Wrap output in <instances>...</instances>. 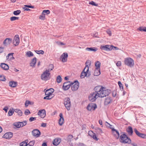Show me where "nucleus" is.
<instances>
[{
	"label": "nucleus",
	"instance_id": "1",
	"mask_svg": "<svg viewBox=\"0 0 146 146\" xmlns=\"http://www.w3.org/2000/svg\"><path fill=\"white\" fill-rule=\"evenodd\" d=\"M91 64V61L89 60H87L85 63L86 66L80 75L81 78H83L85 77H89L91 75V72L89 71V68Z\"/></svg>",
	"mask_w": 146,
	"mask_h": 146
},
{
	"label": "nucleus",
	"instance_id": "2",
	"mask_svg": "<svg viewBox=\"0 0 146 146\" xmlns=\"http://www.w3.org/2000/svg\"><path fill=\"white\" fill-rule=\"evenodd\" d=\"M119 141L120 142L123 143L130 144L131 143V140L124 133L121 135Z\"/></svg>",
	"mask_w": 146,
	"mask_h": 146
},
{
	"label": "nucleus",
	"instance_id": "3",
	"mask_svg": "<svg viewBox=\"0 0 146 146\" xmlns=\"http://www.w3.org/2000/svg\"><path fill=\"white\" fill-rule=\"evenodd\" d=\"M106 88L101 86H96L94 89V90L95 92H93L94 94L99 97V94H100L102 90L106 89Z\"/></svg>",
	"mask_w": 146,
	"mask_h": 146
},
{
	"label": "nucleus",
	"instance_id": "4",
	"mask_svg": "<svg viewBox=\"0 0 146 146\" xmlns=\"http://www.w3.org/2000/svg\"><path fill=\"white\" fill-rule=\"evenodd\" d=\"M50 74L47 70L43 72L41 75V79L43 80H47L50 78Z\"/></svg>",
	"mask_w": 146,
	"mask_h": 146
},
{
	"label": "nucleus",
	"instance_id": "5",
	"mask_svg": "<svg viewBox=\"0 0 146 146\" xmlns=\"http://www.w3.org/2000/svg\"><path fill=\"white\" fill-rule=\"evenodd\" d=\"M111 90L109 89H103L102 90L100 94H99V97L103 98L108 96L111 93Z\"/></svg>",
	"mask_w": 146,
	"mask_h": 146
},
{
	"label": "nucleus",
	"instance_id": "6",
	"mask_svg": "<svg viewBox=\"0 0 146 146\" xmlns=\"http://www.w3.org/2000/svg\"><path fill=\"white\" fill-rule=\"evenodd\" d=\"M70 100L69 97H66L64 100V104L66 108L68 111L70 109Z\"/></svg>",
	"mask_w": 146,
	"mask_h": 146
},
{
	"label": "nucleus",
	"instance_id": "7",
	"mask_svg": "<svg viewBox=\"0 0 146 146\" xmlns=\"http://www.w3.org/2000/svg\"><path fill=\"white\" fill-rule=\"evenodd\" d=\"M124 62L125 65L131 67L133 66L134 65L133 60L130 58H125Z\"/></svg>",
	"mask_w": 146,
	"mask_h": 146
},
{
	"label": "nucleus",
	"instance_id": "8",
	"mask_svg": "<svg viewBox=\"0 0 146 146\" xmlns=\"http://www.w3.org/2000/svg\"><path fill=\"white\" fill-rule=\"evenodd\" d=\"M113 45H102L100 46V48L102 50L106 51H110L113 49Z\"/></svg>",
	"mask_w": 146,
	"mask_h": 146
},
{
	"label": "nucleus",
	"instance_id": "9",
	"mask_svg": "<svg viewBox=\"0 0 146 146\" xmlns=\"http://www.w3.org/2000/svg\"><path fill=\"white\" fill-rule=\"evenodd\" d=\"M72 83H74V84L75 83L74 85L71 86V89L73 91H76L78 90L79 86V82L78 80H76L74 81Z\"/></svg>",
	"mask_w": 146,
	"mask_h": 146
},
{
	"label": "nucleus",
	"instance_id": "10",
	"mask_svg": "<svg viewBox=\"0 0 146 146\" xmlns=\"http://www.w3.org/2000/svg\"><path fill=\"white\" fill-rule=\"evenodd\" d=\"M134 132L138 137L143 139H146V135L140 133L136 128L134 129Z\"/></svg>",
	"mask_w": 146,
	"mask_h": 146
},
{
	"label": "nucleus",
	"instance_id": "11",
	"mask_svg": "<svg viewBox=\"0 0 146 146\" xmlns=\"http://www.w3.org/2000/svg\"><path fill=\"white\" fill-rule=\"evenodd\" d=\"M97 106L96 104H89L87 107V109L88 111L94 110L97 108Z\"/></svg>",
	"mask_w": 146,
	"mask_h": 146
},
{
	"label": "nucleus",
	"instance_id": "12",
	"mask_svg": "<svg viewBox=\"0 0 146 146\" xmlns=\"http://www.w3.org/2000/svg\"><path fill=\"white\" fill-rule=\"evenodd\" d=\"M32 134L34 136L37 137L40 135V132L38 129H35L32 131Z\"/></svg>",
	"mask_w": 146,
	"mask_h": 146
},
{
	"label": "nucleus",
	"instance_id": "13",
	"mask_svg": "<svg viewBox=\"0 0 146 146\" xmlns=\"http://www.w3.org/2000/svg\"><path fill=\"white\" fill-rule=\"evenodd\" d=\"M98 96L93 93L90 94L89 96V99L91 102H94L98 98Z\"/></svg>",
	"mask_w": 146,
	"mask_h": 146
},
{
	"label": "nucleus",
	"instance_id": "14",
	"mask_svg": "<svg viewBox=\"0 0 146 146\" xmlns=\"http://www.w3.org/2000/svg\"><path fill=\"white\" fill-rule=\"evenodd\" d=\"M37 114L41 118H43L46 115V111L44 109L39 110Z\"/></svg>",
	"mask_w": 146,
	"mask_h": 146
},
{
	"label": "nucleus",
	"instance_id": "15",
	"mask_svg": "<svg viewBox=\"0 0 146 146\" xmlns=\"http://www.w3.org/2000/svg\"><path fill=\"white\" fill-rule=\"evenodd\" d=\"M19 42V36L18 35H15V36L13 43L15 46L18 45Z\"/></svg>",
	"mask_w": 146,
	"mask_h": 146
},
{
	"label": "nucleus",
	"instance_id": "16",
	"mask_svg": "<svg viewBox=\"0 0 146 146\" xmlns=\"http://www.w3.org/2000/svg\"><path fill=\"white\" fill-rule=\"evenodd\" d=\"M68 55L67 53H64L60 56V58L62 59V62H64L67 60V57Z\"/></svg>",
	"mask_w": 146,
	"mask_h": 146
},
{
	"label": "nucleus",
	"instance_id": "17",
	"mask_svg": "<svg viewBox=\"0 0 146 146\" xmlns=\"http://www.w3.org/2000/svg\"><path fill=\"white\" fill-rule=\"evenodd\" d=\"M13 136V133L11 132L6 133L3 136V138L6 139H9L11 138Z\"/></svg>",
	"mask_w": 146,
	"mask_h": 146
},
{
	"label": "nucleus",
	"instance_id": "18",
	"mask_svg": "<svg viewBox=\"0 0 146 146\" xmlns=\"http://www.w3.org/2000/svg\"><path fill=\"white\" fill-rule=\"evenodd\" d=\"M12 42V39L10 38H6L3 42V44L5 46H7V45L11 43Z\"/></svg>",
	"mask_w": 146,
	"mask_h": 146
},
{
	"label": "nucleus",
	"instance_id": "19",
	"mask_svg": "<svg viewBox=\"0 0 146 146\" xmlns=\"http://www.w3.org/2000/svg\"><path fill=\"white\" fill-rule=\"evenodd\" d=\"M54 90L52 88H50L46 90L45 89L44 92H45V95H49L51 94L54 92Z\"/></svg>",
	"mask_w": 146,
	"mask_h": 146
},
{
	"label": "nucleus",
	"instance_id": "20",
	"mask_svg": "<svg viewBox=\"0 0 146 146\" xmlns=\"http://www.w3.org/2000/svg\"><path fill=\"white\" fill-rule=\"evenodd\" d=\"M112 131L113 132V133L115 135V138L117 139L119 138V132L114 128L112 129Z\"/></svg>",
	"mask_w": 146,
	"mask_h": 146
},
{
	"label": "nucleus",
	"instance_id": "21",
	"mask_svg": "<svg viewBox=\"0 0 146 146\" xmlns=\"http://www.w3.org/2000/svg\"><path fill=\"white\" fill-rule=\"evenodd\" d=\"M127 133L130 136L132 135L133 133V130L132 127L131 126H129L126 129Z\"/></svg>",
	"mask_w": 146,
	"mask_h": 146
},
{
	"label": "nucleus",
	"instance_id": "22",
	"mask_svg": "<svg viewBox=\"0 0 146 146\" xmlns=\"http://www.w3.org/2000/svg\"><path fill=\"white\" fill-rule=\"evenodd\" d=\"M1 67L4 70H7L9 69V67L8 65L4 63H2L0 65Z\"/></svg>",
	"mask_w": 146,
	"mask_h": 146
},
{
	"label": "nucleus",
	"instance_id": "23",
	"mask_svg": "<svg viewBox=\"0 0 146 146\" xmlns=\"http://www.w3.org/2000/svg\"><path fill=\"white\" fill-rule=\"evenodd\" d=\"M60 140L59 138H56L53 141V144L57 146L60 143Z\"/></svg>",
	"mask_w": 146,
	"mask_h": 146
},
{
	"label": "nucleus",
	"instance_id": "24",
	"mask_svg": "<svg viewBox=\"0 0 146 146\" xmlns=\"http://www.w3.org/2000/svg\"><path fill=\"white\" fill-rule=\"evenodd\" d=\"M74 84V83H71L70 84H68V85L64 86H63L62 88L65 91L68 90L70 87L72 85H73Z\"/></svg>",
	"mask_w": 146,
	"mask_h": 146
},
{
	"label": "nucleus",
	"instance_id": "25",
	"mask_svg": "<svg viewBox=\"0 0 146 146\" xmlns=\"http://www.w3.org/2000/svg\"><path fill=\"white\" fill-rule=\"evenodd\" d=\"M86 50L88 51H92L95 52L98 50V48L95 47L90 48L87 47L86 48Z\"/></svg>",
	"mask_w": 146,
	"mask_h": 146
},
{
	"label": "nucleus",
	"instance_id": "26",
	"mask_svg": "<svg viewBox=\"0 0 146 146\" xmlns=\"http://www.w3.org/2000/svg\"><path fill=\"white\" fill-rule=\"evenodd\" d=\"M112 100L110 97H108L106 98L104 101V104L105 105H108L110 103Z\"/></svg>",
	"mask_w": 146,
	"mask_h": 146
},
{
	"label": "nucleus",
	"instance_id": "27",
	"mask_svg": "<svg viewBox=\"0 0 146 146\" xmlns=\"http://www.w3.org/2000/svg\"><path fill=\"white\" fill-rule=\"evenodd\" d=\"M17 85V83L14 81H10L9 83V85L11 87L14 88Z\"/></svg>",
	"mask_w": 146,
	"mask_h": 146
},
{
	"label": "nucleus",
	"instance_id": "28",
	"mask_svg": "<svg viewBox=\"0 0 146 146\" xmlns=\"http://www.w3.org/2000/svg\"><path fill=\"white\" fill-rule=\"evenodd\" d=\"M36 57H34L32 60L31 62L30 63V66H34L36 63Z\"/></svg>",
	"mask_w": 146,
	"mask_h": 146
},
{
	"label": "nucleus",
	"instance_id": "29",
	"mask_svg": "<svg viewBox=\"0 0 146 146\" xmlns=\"http://www.w3.org/2000/svg\"><path fill=\"white\" fill-rule=\"evenodd\" d=\"M101 74L100 69H95L94 73V75L97 76L100 75Z\"/></svg>",
	"mask_w": 146,
	"mask_h": 146
},
{
	"label": "nucleus",
	"instance_id": "30",
	"mask_svg": "<svg viewBox=\"0 0 146 146\" xmlns=\"http://www.w3.org/2000/svg\"><path fill=\"white\" fill-rule=\"evenodd\" d=\"M100 62L99 61H97L95 62V66L96 69H100Z\"/></svg>",
	"mask_w": 146,
	"mask_h": 146
},
{
	"label": "nucleus",
	"instance_id": "31",
	"mask_svg": "<svg viewBox=\"0 0 146 146\" xmlns=\"http://www.w3.org/2000/svg\"><path fill=\"white\" fill-rule=\"evenodd\" d=\"M14 54L13 53H10L7 55L6 56L7 59L8 60L9 58V57L10 56H11V57L10 58V60H13L15 58L13 57V55Z\"/></svg>",
	"mask_w": 146,
	"mask_h": 146
},
{
	"label": "nucleus",
	"instance_id": "32",
	"mask_svg": "<svg viewBox=\"0 0 146 146\" xmlns=\"http://www.w3.org/2000/svg\"><path fill=\"white\" fill-rule=\"evenodd\" d=\"M54 68V65L53 64H50L48 66V69H46V70H47V71L49 72L50 71L52 70Z\"/></svg>",
	"mask_w": 146,
	"mask_h": 146
},
{
	"label": "nucleus",
	"instance_id": "33",
	"mask_svg": "<svg viewBox=\"0 0 146 146\" xmlns=\"http://www.w3.org/2000/svg\"><path fill=\"white\" fill-rule=\"evenodd\" d=\"M138 30L141 32H146V27H140L137 29Z\"/></svg>",
	"mask_w": 146,
	"mask_h": 146
},
{
	"label": "nucleus",
	"instance_id": "34",
	"mask_svg": "<svg viewBox=\"0 0 146 146\" xmlns=\"http://www.w3.org/2000/svg\"><path fill=\"white\" fill-rule=\"evenodd\" d=\"M19 122L14 123H13V125L15 126L16 128H19L21 127V125L19 123Z\"/></svg>",
	"mask_w": 146,
	"mask_h": 146
},
{
	"label": "nucleus",
	"instance_id": "35",
	"mask_svg": "<svg viewBox=\"0 0 146 146\" xmlns=\"http://www.w3.org/2000/svg\"><path fill=\"white\" fill-rule=\"evenodd\" d=\"M26 55H27L29 57H30L33 56V53L31 51H29L26 52Z\"/></svg>",
	"mask_w": 146,
	"mask_h": 146
},
{
	"label": "nucleus",
	"instance_id": "36",
	"mask_svg": "<svg viewBox=\"0 0 146 146\" xmlns=\"http://www.w3.org/2000/svg\"><path fill=\"white\" fill-rule=\"evenodd\" d=\"M62 80V78L60 75H58L57 77L56 80L58 83H59L61 82Z\"/></svg>",
	"mask_w": 146,
	"mask_h": 146
},
{
	"label": "nucleus",
	"instance_id": "37",
	"mask_svg": "<svg viewBox=\"0 0 146 146\" xmlns=\"http://www.w3.org/2000/svg\"><path fill=\"white\" fill-rule=\"evenodd\" d=\"M14 109L13 108L12 109V110L11 109H10L9 111H8V116H12L14 112Z\"/></svg>",
	"mask_w": 146,
	"mask_h": 146
},
{
	"label": "nucleus",
	"instance_id": "38",
	"mask_svg": "<svg viewBox=\"0 0 146 146\" xmlns=\"http://www.w3.org/2000/svg\"><path fill=\"white\" fill-rule=\"evenodd\" d=\"M33 104V103H32L29 100H26L25 104V106L26 107H27L29 104L32 105Z\"/></svg>",
	"mask_w": 146,
	"mask_h": 146
},
{
	"label": "nucleus",
	"instance_id": "39",
	"mask_svg": "<svg viewBox=\"0 0 146 146\" xmlns=\"http://www.w3.org/2000/svg\"><path fill=\"white\" fill-rule=\"evenodd\" d=\"M118 84L119 86V87L121 91L123 90V87L122 84L121 82L119 81L118 82Z\"/></svg>",
	"mask_w": 146,
	"mask_h": 146
},
{
	"label": "nucleus",
	"instance_id": "40",
	"mask_svg": "<svg viewBox=\"0 0 146 146\" xmlns=\"http://www.w3.org/2000/svg\"><path fill=\"white\" fill-rule=\"evenodd\" d=\"M21 13V11L20 10H17L14 11L13 12V14L15 15H18Z\"/></svg>",
	"mask_w": 146,
	"mask_h": 146
},
{
	"label": "nucleus",
	"instance_id": "41",
	"mask_svg": "<svg viewBox=\"0 0 146 146\" xmlns=\"http://www.w3.org/2000/svg\"><path fill=\"white\" fill-rule=\"evenodd\" d=\"M19 123L21 125V127L26 125L27 123V122L26 121H23L20 122Z\"/></svg>",
	"mask_w": 146,
	"mask_h": 146
},
{
	"label": "nucleus",
	"instance_id": "42",
	"mask_svg": "<svg viewBox=\"0 0 146 146\" xmlns=\"http://www.w3.org/2000/svg\"><path fill=\"white\" fill-rule=\"evenodd\" d=\"M45 15H48L50 13V11L48 10H44L42 13Z\"/></svg>",
	"mask_w": 146,
	"mask_h": 146
},
{
	"label": "nucleus",
	"instance_id": "43",
	"mask_svg": "<svg viewBox=\"0 0 146 146\" xmlns=\"http://www.w3.org/2000/svg\"><path fill=\"white\" fill-rule=\"evenodd\" d=\"M19 19V17L13 16L11 17L10 18V19L11 21H13L18 20Z\"/></svg>",
	"mask_w": 146,
	"mask_h": 146
},
{
	"label": "nucleus",
	"instance_id": "44",
	"mask_svg": "<svg viewBox=\"0 0 146 146\" xmlns=\"http://www.w3.org/2000/svg\"><path fill=\"white\" fill-rule=\"evenodd\" d=\"M39 18L40 19H41V20L43 21L45 19V15H44V14L42 13L41 15H40Z\"/></svg>",
	"mask_w": 146,
	"mask_h": 146
},
{
	"label": "nucleus",
	"instance_id": "45",
	"mask_svg": "<svg viewBox=\"0 0 146 146\" xmlns=\"http://www.w3.org/2000/svg\"><path fill=\"white\" fill-rule=\"evenodd\" d=\"M89 4L92 5V6H94L96 7H97L98 6V4L96 3L94 1H91V2H89Z\"/></svg>",
	"mask_w": 146,
	"mask_h": 146
},
{
	"label": "nucleus",
	"instance_id": "46",
	"mask_svg": "<svg viewBox=\"0 0 146 146\" xmlns=\"http://www.w3.org/2000/svg\"><path fill=\"white\" fill-rule=\"evenodd\" d=\"M6 80L5 77L4 75H0V80L1 81H5Z\"/></svg>",
	"mask_w": 146,
	"mask_h": 146
},
{
	"label": "nucleus",
	"instance_id": "47",
	"mask_svg": "<svg viewBox=\"0 0 146 146\" xmlns=\"http://www.w3.org/2000/svg\"><path fill=\"white\" fill-rule=\"evenodd\" d=\"M28 144L25 142H22L19 144V146H27Z\"/></svg>",
	"mask_w": 146,
	"mask_h": 146
},
{
	"label": "nucleus",
	"instance_id": "48",
	"mask_svg": "<svg viewBox=\"0 0 146 146\" xmlns=\"http://www.w3.org/2000/svg\"><path fill=\"white\" fill-rule=\"evenodd\" d=\"M35 141L33 140L31 141L29 143L27 144V145H29V146H33L35 144Z\"/></svg>",
	"mask_w": 146,
	"mask_h": 146
},
{
	"label": "nucleus",
	"instance_id": "49",
	"mask_svg": "<svg viewBox=\"0 0 146 146\" xmlns=\"http://www.w3.org/2000/svg\"><path fill=\"white\" fill-rule=\"evenodd\" d=\"M36 52L38 54H43L44 53V52L43 50H36Z\"/></svg>",
	"mask_w": 146,
	"mask_h": 146
},
{
	"label": "nucleus",
	"instance_id": "50",
	"mask_svg": "<svg viewBox=\"0 0 146 146\" xmlns=\"http://www.w3.org/2000/svg\"><path fill=\"white\" fill-rule=\"evenodd\" d=\"M95 129L96 130L97 132L99 133H103L102 129L99 127L96 128Z\"/></svg>",
	"mask_w": 146,
	"mask_h": 146
},
{
	"label": "nucleus",
	"instance_id": "51",
	"mask_svg": "<svg viewBox=\"0 0 146 146\" xmlns=\"http://www.w3.org/2000/svg\"><path fill=\"white\" fill-rule=\"evenodd\" d=\"M91 137L93 138L96 141H98V139L97 138L96 135L95 134V133H94L92 135Z\"/></svg>",
	"mask_w": 146,
	"mask_h": 146
},
{
	"label": "nucleus",
	"instance_id": "52",
	"mask_svg": "<svg viewBox=\"0 0 146 146\" xmlns=\"http://www.w3.org/2000/svg\"><path fill=\"white\" fill-rule=\"evenodd\" d=\"M31 113L28 109H26L25 110L24 112V113L26 115H28L29 114H30Z\"/></svg>",
	"mask_w": 146,
	"mask_h": 146
},
{
	"label": "nucleus",
	"instance_id": "53",
	"mask_svg": "<svg viewBox=\"0 0 146 146\" xmlns=\"http://www.w3.org/2000/svg\"><path fill=\"white\" fill-rule=\"evenodd\" d=\"M36 117H31L29 118V121L31 122L33 121L36 120Z\"/></svg>",
	"mask_w": 146,
	"mask_h": 146
},
{
	"label": "nucleus",
	"instance_id": "54",
	"mask_svg": "<svg viewBox=\"0 0 146 146\" xmlns=\"http://www.w3.org/2000/svg\"><path fill=\"white\" fill-rule=\"evenodd\" d=\"M106 32L107 34H108L110 36H111V31L109 30L108 29L106 31Z\"/></svg>",
	"mask_w": 146,
	"mask_h": 146
},
{
	"label": "nucleus",
	"instance_id": "55",
	"mask_svg": "<svg viewBox=\"0 0 146 146\" xmlns=\"http://www.w3.org/2000/svg\"><path fill=\"white\" fill-rule=\"evenodd\" d=\"M24 6L28 8H31L33 9L34 8V7L32 5H24Z\"/></svg>",
	"mask_w": 146,
	"mask_h": 146
},
{
	"label": "nucleus",
	"instance_id": "56",
	"mask_svg": "<svg viewBox=\"0 0 146 146\" xmlns=\"http://www.w3.org/2000/svg\"><path fill=\"white\" fill-rule=\"evenodd\" d=\"M63 121H64V120H62V119H60H60H59V122H58L59 125H62L63 123Z\"/></svg>",
	"mask_w": 146,
	"mask_h": 146
},
{
	"label": "nucleus",
	"instance_id": "57",
	"mask_svg": "<svg viewBox=\"0 0 146 146\" xmlns=\"http://www.w3.org/2000/svg\"><path fill=\"white\" fill-rule=\"evenodd\" d=\"M17 113L19 116H21L22 115V112L20 110L18 111Z\"/></svg>",
	"mask_w": 146,
	"mask_h": 146
},
{
	"label": "nucleus",
	"instance_id": "58",
	"mask_svg": "<svg viewBox=\"0 0 146 146\" xmlns=\"http://www.w3.org/2000/svg\"><path fill=\"white\" fill-rule=\"evenodd\" d=\"M105 125L107 127H110V128H111V127H110V126H111L112 125H111L110 123H109L108 122H106Z\"/></svg>",
	"mask_w": 146,
	"mask_h": 146
},
{
	"label": "nucleus",
	"instance_id": "59",
	"mask_svg": "<svg viewBox=\"0 0 146 146\" xmlns=\"http://www.w3.org/2000/svg\"><path fill=\"white\" fill-rule=\"evenodd\" d=\"M46 96L44 97V99L45 100H50L49 95H46Z\"/></svg>",
	"mask_w": 146,
	"mask_h": 146
},
{
	"label": "nucleus",
	"instance_id": "60",
	"mask_svg": "<svg viewBox=\"0 0 146 146\" xmlns=\"http://www.w3.org/2000/svg\"><path fill=\"white\" fill-rule=\"evenodd\" d=\"M94 133V132L92 131H89L88 132V134L91 137L92 135H93V134Z\"/></svg>",
	"mask_w": 146,
	"mask_h": 146
},
{
	"label": "nucleus",
	"instance_id": "61",
	"mask_svg": "<svg viewBox=\"0 0 146 146\" xmlns=\"http://www.w3.org/2000/svg\"><path fill=\"white\" fill-rule=\"evenodd\" d=\"M116 64L117 66H120L121 65V62L120 61H118Z\"/></svg>",
	"mask_w": 146,
	"mask_h": 146
},
{
	"label": "nucleus",
	"instance_id": "62",
	"mask_svg": "<svg viewBox=\"0 0 146 146\" xmlns=\"http://www.w3.org/2000/svg\"><path fill=\"white\" fill-rule=\"evenodd\" d=\"M70 81H67L66 82H65L64 83L63 86H64L68 85V84H70Z\"/></svg>",
	"mask_w": 146,
	"mask_h": 146
},
{
	"label": "nucleus",
	"instance_id": "63",
	"mask_svg": "<svg viewBox=\"0 0 146 146\" xmlns=\"http://www.w3.org/2000/svg\"><path fill=\"white\" fill-rule=\"evenodd\" d=\"M8 109V108L7 107H5L3 109V110H4V111L5 112H7V110Z\"/></svg>",
	"mask_w": 146,
	"mask_h": 146
},
{
	"label": "nucleus",
	"instance_id": "64",
	"mask_svg": "<svg viewBox=\"0 0 146 146\" xmlns=\"http://www.w3.org/2000/svg\"><path fill=\"white\" fill-rule=\"evenodd\" d=\"M46 123H42L41 124V126L43 127H46Z\"/></svg>",
	"mask_w": 146,
	"mask_h": 146
}]
</instances>
